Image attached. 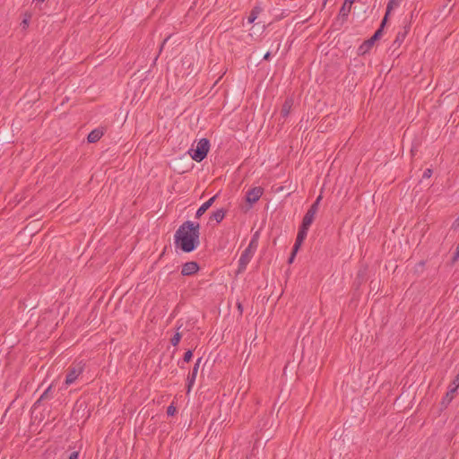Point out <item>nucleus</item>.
<instances>
[{
    "instance_id": "5701e85b",
    "label": "nucleus",
    "mask_w": 459,
    "mask_h": 459,
    "mask_svg": "<svg viewBox=\"0 0 459 459\" xmlns=\"http://www.w3.org/2000/svg\"><path fill=\"white\" fill-rule=\"evenodd\" d=\"M30 18H31L30 13H25V17L22 20V22H21L22 29L28 28Z\"/></svg>"
},
{
    "instance_id": "b1692460",
    "label": "nucleus",
    "mask_w": 459,
    "mask_h": 459,
    "mask_svg": "<svg viewBox=\"0 0 459 459\" xmlns=\"http://www.w3.org/2000/svg\"><path fill=\"white\" fill-rule=\"evenodd\" d=\"M193 358V351L188 350L185 352L183 357V362L188 363Z\"/></svg>"
},
{
    "instance_id": "2f4dec72",
    "label": "nucleus",
    "mask_w": 459,
    "mask_h": 459,
    "mask_svg": "<svg viewBox=\"0 0 459 459\" xmlns=\"http://www.w3.org/2000/svg\"><path fill=\"white\" fill-rule=\"evenodd\" d=\"M169 37L166 38V39L163 40V42H162V44H161V46H160V51H161V50H162V48H163L164 45H165V44H166V42L169 40Z\"/></svg>"
},
{
    "instance_id": "a211bd4d",
    "label": "nucleus",
    "mask_w": 459,
    "mask_h": 459,
    "mask_svg": "<svg viewBox=\"0 0 459 459\" xmlns=\"http://www.w3.org/2000/svg\"><path fill=\"white\" fill-rule=\"evenodd\" d=\"M402 0H389L387 6H386V12L383 19L386 18V22L388 21L389 14L391 11L394 8L399 6Z\"/></svg>"
},
{
    "instance_id": "aec40b11",
    "label": "nucleus",
    "mask_w": 459,
    "mask_h": 459,
    "mask_svg": "<svg viewBox=\"0 0 459 459\" xmlns=\"http://www.w3.org/2000/svg\"><path fill=\"white\" fill-rule=\"evenodd\" d=\"M262 12V8L259 6H255L252 11L250 12V14L247 18L248 23H253L255 19L257 18V15Z\"/></svg>"
},
{
    "instance_id": "a878e982",
    "label": "nucleus",
    "mask_w": 459,
    "mask_h": 459,
    "mask_svg": "<svg viewBox=\"0 0 459 459\" xmlns=\"http://www.w3.org/2000/svg\"><path fill=\"white\" fill-rule=\"evenodd\" d=\"M176 412H177V408L173 405V403H171V404L167 408V414H168L169 416H174Z\"/></svg>"
},
{
    "instance_id": "412c9836",
    "label": "nucleus",
    "mask_w": 459,
    "mask_h": 459,
    "mask_svg": "<svg viewBox=\"0 0 459 459\" xmlns=\"http://www.w3.org/2000/svg\"><path fill=\"white\" fill-rule=\"evenodd\" d=\"M52 386L49 385L44 393L40 395V397L38 399V401L35 403V406L39 405L42 401L50 399L52 397L50 392H51Z\"/></svg>"
},
{
    "instance_id": "1a4fd4ad",
    "label": "nucleus",
    "mask_w": 459,
    "mask_h": 459,
    "mask_svg": "<svg viewBox=\"0 0 459 459\" xmlns=\"http://www.w3.org/2000/svg\"><path fill=\"white\" fill-rule=\"evenodd\" d=\"M355 0H344L337 16V22H341V24L345 22L348 19V16L351 13V6Z\"/></svg>"
},
{
    "instance_id": "ddd939ff",
    "label": "nucleus",
    "mask_w": 459,
    "mask_h": 459,
    "mask_svg": "<svg viewBox=\"0 0 459 459\" xmlns=\"http://www.w3.org/2000/svg\"><path fill=\"white\" fill-rule=\"evenodd\" d=\"M410 29H411V24L406 23L403 26V30L398 31V33L395 37V39L393 42V46H394L395 48H399L402 45V43L404 41L407 34L410 31Z\"/></svg>"
},
{
    "instance_id": "dca6fc26",
    "label": "nucleus",
    "mask_w": 459,
    "mask_h": 459,
    "mask_svg": "<svg viewBox=\"0 0 459 459\" xmlns=\"http://www.w3.org/2000/svg\"><path fill=\"white\" fill-rule=\"evenodd\" d=\"M103 130L100 128L93 129L87 136L88 143H97L103 135Z\"/></svg>"
},
{
    "instance_id": "39448f33",
    "label": "nucleus",
    "mask_w": 459,
    "mask_h": 459,
    "mask_svg": "<svg viewBox=\"0 0 459 459\" xmlns=\"http://www.w3.org/2000/svg\"><path fill=\"white\" fill-rule=\"evenodd\" d=\"M459 387V373L455 376L452 383L448 386V391L446 392V395L443 397L440 406L442 409H446L448 404L453 401L455 398V395L457 392V389Z\"/></svg>"
},
{
    "instance_id": "393cba45",
    "label": "nucleus",
    "mask_w": 459,
    "mask_h": 459,
    "mask_svg": "<svg viewBox=\"0 0 459 459\" xmlns=\"http://www.w3.org/2000/svg\"><path fill=\"white\" fill-rule=\"evenodd\" d=\"M299 248H296V247H292V250H291V253H290V255L288 259V264H292L294 259H295V256L297 255V253L299 252Z\"/></svg>"
},
{
    "instance_id": "f8f14e48",
    "label": "nucleus",
    "mask_w": 459,
    "mask_h": 459,
    "mask_svg": "<svg viewBox=\"0 0 459 459\" xmlns=\"http://www.w3.org/2000/svg\"><path fill=\"white\" fill-rule=\"evenodd\" d=\"M309 228L310 226L301 223L293 247H296V248H300L302 243L304 242L307 236Z\"/></svg>"
},
{
    "instance_id": "c85d7f7f",
    "label": "nucleus",
    "mask_w": 459,
    "mask_h": 459,
    "mask_svg": "<svg viewBox=\"0 0 459 459\" xmlns=\"http://www.w3.org/2000/svg\"><path fill=\"white\" fill-rule=\"evenodd\" d=\"M78 457H79V452L74 451L70 454V455L68 456V459H78Z\"/></svg>"
},
{
    "instance_id": "9b49d317",
    "label": "nucleus",
    "mask_w": 459,
    "mask_h": 459,
    "mask_svg": "<svg viewBox=\"0 0 459 459\" xmlns=\"http://www.w3.org/2000/svg\"><path fill=\"white\" fill-rule=\"evenodd\" d=\"M202 361V358H199L196 362L195 363L193 368H192V371L189 372L188 376H187V385H186V387H187V393H189L195 382V378H196V376H197V372H198V369H199V367H200V363Z\"/></svg>"
},
{
    "instance_id": "2eb2a0df",
    "label": "nucleus",
    "mask_w": 459,
    "mask_h": 459,
    "mask_svg": "<svg viewBox=\"0 0 459 459\" xmlns=\"http://www.w3.org/2000/svg\"><path fill=\"white\" fill-rule=\"evenodd\" d=\"M227 210L224 209V208H221V209H218L216 210L215 212H212L211 214H210V218L209 220L212 221H215L217 223H220L223 221V219L225 218L226 214H227Z\"/></svg>"
},
{
    "instance_id": "7ed1b4c3",
    "label": "nucleus",
    "mask_w": 459,
    "mask_h": 459,
    "mask_svg": "<svg viewBox=\"0 0 459 459\" xmlns=\"http://www.w3.org/2000/svg\"><path fill=\"white\" fill-rule=\"evenodd\" d=\"M210 150V142L207 138H202L196 145L195 149H190L188 151V153L190 154L191 158L197 161L201 162L204 160L209 152Z\"/></svg>"
},
{
    "instance_id": "cd10ccee",
    "label": "nucleus",
    "mask_w": 459,
    "mask_h": 459,
    "mask_svg": "<svg viewBox=\"0 0 459 459\" xmlns=\"http://www.w3.org/2000/svg\"><path fill=\"white\" fill-rule=\"evenodd\" d=\"M459 258V243H458V246L456 247V250L455 252L454 253L453 255V257H452V262L455 263V261H457Z\"/></svg>"
},
{
    "instance_id": "6ab92c4d",
    "label": "nucleus",
    "mask_w": 459,
    "mask_h": 459,
    "mask_svg": "<svg viewBox=\"0 0 459 459\" xmlns=\"http://www.w3.org/2000/svg\"><path fill=\"white\" fill-rule=\"evenodd\" d=\"M259 232L256 231L251 238V240L247 248L255 251L258 247Z\"/></svg>"
},
{
    "instance_id": "20e7f679",
    "label": "nucleus",
    "mask_w": 459,
    "mask_h": 459,
    "mask_svg": "<svg viewBox=\"0 0 459 459\" xmlns=\"http://www.w3.org/2000/svg\"><path fill=\"white\" fill-rule=\"evenodd\" d=\"M84 368L85 363L82 360L74 361L67 368L65 384L70 385L74 383L78 377L83 372Z\"/></svg>"
},
{
    "instance_id": "f03ea898",
    "label": "nucleus",
    "mask_w": 459,
    "mask_h": 459,
    "mask_svg": "<svg viewBox=\"0 0 459 459\" xmlns=\"http://www.w3.org/2000/svg\"><path fill=\"white\" fill-rule=\"evenodd\" d=\"M385 24L386 18L382 20L379 28L375 31V33L358 48V56H364L370 51L375 43L382 37Z\"/></svg>"
},
{
    "instance_id": "f3484780",
    "label": "nucleus",
    "mask_w": 459,
    "mask_h": 459,
    "mask_svg": "<svg viewBox=\"0 0 459 459\" xmlns=\"http://www.w3.org/2000/svg\"><path fill=\"white\" fill-rule=\"evenodd\" d=\"M293 99L292 98H287L282 104L281 115L283 117H287L290 112V109L293 106Z\"/></svg>"
},
{
    "instance_id": "f257e3e1",
    "label": "nucleus",
    "mask_w": 459,
    "mask_h": 459,
    "mask_svg": "<svg viewBox=\"0 0 459 459\" xmlns=\"http://www.w3.org/2000/svg\"><path fill=\"white\" fill-rule=\"evenodd\" d=\"M200 223L186 221L176 230L175 245L185 253L195 250L200 245Z\"/></svg>"
},
{
    "instance_id": "4468645a",
    "label": "nucleus",
    "mask_w": 459,
    "mask_h": 459,
    "mask_svg": "<svg viewBox=\"0 0 459 459\" xmlns=\"http://www.w3.org/2000/svg\"><path fill=\"white\" fill-rule=\"evenodd\" d=\"M219 194L214 195L212 197H211L209 200H207L205 203H204L195 212V219H200L205 212L213 204L215 200L217 199Z\"/></svg>"
},
{
    "instance_id": "473e14b6",
    "label": "nucleus",
    "mask_w": 459,
    "mask_h": 459,
    "mask_svg": "<svg viewBox=\"0 0 459 459\" xmlns=\"http://www.w3.org/2000/svg\"><path fill=\"white\" fill-rule=\"evenodd\" d=\"M238 309L240 310V312H242V306H241V304H240V303H238Z\"/></svg>"
},
{
    "instance_id": "bb28decb",
    "label": "nucleus",
    "mask_w": 459,
    "mask_h": 459,
    "mask_svg": "<svg viewBox=\"0 0 459 459\" xmlns=\"http://www.w3.org/2000/svg\"><path fill=\"white\" fill-rule=\"evenodd\" d=\"M432 169H426L423 172L422 178H429L432 176Z\"/></svg>"
},
{
    "instance_id": "72a5a7b5",
    "label": "nucleus",
    "mask_w": 459,
    "mask_h": 459,
    "mask_svg": "<svg viewBox=\"0 0 459 459\" xmlns=\"http://www.w3.org/2000/svg\"><path fill=\"white\" fill-rule=\"evenodd\" d=\"M178 365H179V367H180L181 368H184V366H183V365H181V364H180V362H178Z\"/></svg>"
},
{
    "instance_id": "7c9ffc66",
    "label": "nucleus",
    "mask_w": 459,
    "mask_h": 459,
    "mask_svg": "<svg viewBox=\"0 0 459 459\" xmlns=\"http://www.w3.org/2000/svg\"><path fill=\"white\" fill-rule=\"evenodd\" d=\"M270 57H271V53H270V52H267V53H265V54H264V60L268 61V60L270 59Z\"/></svg>"
},
{
    "instance_id": "0eeeda50",
    "label": "nucleus",
    "mask_w": 459,
    "mask_h": 459,
    "mask_svg": "<svg viewBox=\"0 0 459 459\" xmlns=\"http://www.w3.org/2000/svg\"><path fill=\"white\" fill-rule=\"evenodd\" d=\"M255 251L251 250L249 248H246L242 253L238 260V265L236 273L241 274L243 273L249 262L251 261L252 257L254 256Z\"/></svg>"
},
{
    "instance_id": "423d86ee",
    "label": "nucleus",
    "mask_w": 459,
    "mask_h": 459,
    "mask_svg": "<svg viewBox=\"0 0 459 459\" xmlns=\"http://www.w3.org/2000/svg\"><path fill=\"white\" fill-rule=\"evenodd\" d=\"M322 200V195H319L317 198L315 200V202L310 205L308 210L307 211L306 214L304 215L302 219L303 224H306L307 226H311L315 220V216L319 209V204Z\"/></svg>"
},
{
    "instance_id": "9d476101",
    "label": "nucleus",
    "mask_w": 459,
    "mask_h": 459,
    "mask_svg": "<svg viewBox=\"0 0 459 459\" xmlns=\"http://www.w3.org/2000/svg\"><path fill=\"white\" fill-rule=\"evenodd\" d=\"M199 269V264L196 262H186L182 265L181 274L183 276H191L195 274Z\"/></svg>"
},
{
    "instance_id": "6e6552de",
    "label": "nucleus",
    "mask_w": 459,
    "mask_h": 459,
    "mask_svg": "<svg viewBox=\"0 0 459 459\" xmlns=\"http://www.w3.org/2000/svg\"><path fill=\"white\" fill-rule=\"evenodd\" d=\"M263 194L264 188L261 186H255L248 189V191L246 194V202L249 204V206L246 211L249 210L252 207V205L260 199Z\"/></svg>"
},
{
    "instance_id": "4be33fe9",
    "label": "nucleus",
    "mask_w": 459,
    "mask_h": 459,
    "mask_svg": "<svg viewBox=\"0 0 459 459\" xmlns=\"http://www.w3.org/2000/svg\"><path fill=\"white\" fill-rule=\"evenodd\" d=\"M180 327H181V325L178 327L177 332L170 339V343L175 347L178 345V343L183 336L182 333L179 332Z\"/></svg>"
},
{
    "instance_id": "c756f323",
    "label": "nucleus",
    "mask_w": 459,
    "mask_h": 459,
    "mask_svg": "<svg viewBox=\"0 0 459 459\" xmlns=\"http://www.w3.org/2000/svg\"><path fill=\"white\" fill-rule=\"evenodd\" d=\"M452 228H459V216L454 221Z\"/></svg>"
}]
</instances>
